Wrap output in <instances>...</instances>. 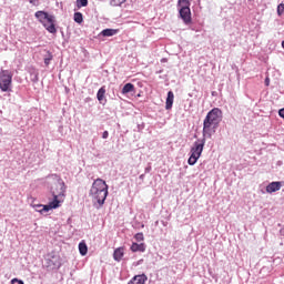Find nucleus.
<instances>
[{"label": "nucleus", "instance_id": "obj_25", "mask_svg": "<svg viewBox=\"0 0 284 284\" xmlns=\"http://www.w3.org/2000/svg\"><path fill=\"white\" fill-rule=\"evenodd\" d=\"M108 136H110V133L108 131H104L102 133V139H108Z\"/></svg>", "mask_w": 284, "mask_h": 284}, {"label": "nucleus", "instance_id": "obj_18", "mask_svg": "<svg viewBox=\"0 0 284 284\" xmlns=\"http://www.w3.org/2000/svg\"><path fill=\"white\" fill-rule=\"evenodd\" d=\"M178 6L180 8H190V6H192V0H179Z\"/></svg>", "mask_w": 284, "mask_h": 284}, {"label": "nucleus", "instance_id": "obj_7", "mask_svg": "<svg viewBox=\"0 0 284 284\" xmlns=\"http://www.w3.org/2000/svg\"><path fill=\"white\" fill-rule=\"evenodd\" d=\"M223 112L219 108H214L211 110L207 114L206 118L210 119L211 121H214L215 123H221V116Z\"/></svg>", "mask_w": 284, "mask_h": 284}, {"label": "nucleus", "instance_id": "obj_5", "mask_svg": "<svg viewBox=\"0 0 284 284\" xmlns=\"http://www.w3.org/2000/svg\"><path fill=\"white\" fill-rule=\"evenodd\" d=\"M219 123L205 118L203 122V136L211 138L216 132Z\"/></svg>", "mask_w": 284, "mask_h": 284}, {"label": "nucleus", "instance_id": "obj_26", "mask_svg": "<svg viewBox=\"0 0 284 284\" xmlns=\"http://www.w3.org/2000/svg\"><path fill=\"white\" fill-rule=\"evenodd\" d=\"M278 115L284 119V108L278 111Z\"/></svg>", "mask_w": 284, "mask_h": 284}, {"label": "nucleus", "instance_id": "obj_9", "mask_svg": "<svg viewBox=\"0 0 284 284\" xmlns=\"http://www.w3.org/2000/svg\"><path fill=\"white\" fill-rule=\"evenodd\" d=\"M281 187H283V184L281 182H271L266 186V192H267V194H274V192H278V190H281Z\"/></svg>", "mask_w": 284, "mask_h": 284}, {"label": "nucleus", "instance_id": "obj_22", "mask_svg": "<svg viewBox=\"0 0 284 284\" xmlns=\"http://www.w3.org/2000/svg\"><path fill=\"white\" fill-rule=\"evenodd\" d=\"M134 239L138 243H142V241H145V236L143 235V233H136L134 235Z\"/></svg>", "mask_w": 284, "mask_h": 284}, {"label": "nucleus", "instance_id": "obj_16", "mask_svg": "<svg viewBox=\"0 0 284 284\" xmlns=\"http://www.w3.org/2000/svg\"><path fill=\"white\" fill-rule=\"evenodd\" d=\"M97 99L100 103L103 102V99H105V87H101L97 93Z\"/></svg>", "mask_w": 284, "mask_h": 284}, {"label": "nucleus", "instance_id": "obj_6", "mask_svg": "<svg viewBox=\"0 0 284 284\" xmlns=\"http://www.w3.org/2000/svg\"><path fill=\"white\" fill-rule=\"evenodd\" d=\"M203 148H205V139L197 140L196 142H194L191 149V154L201 159V154H203Z\"/></svg>", "mask_w": 284, "mask_h": 284}, {"label": "nucleus", "instance_id": "obj_13", "mask_svg": "<svg viewBox=\"0 0 284 284\" xmlns=\"http://www.w3.org/2000/svg\"><path fill=\"white\" fill-rule=\"evenodd\" d=\"M131 252H145V243L133 242L131 245Z\"/></svg>", "mask_w": 284, "mask_h": 284}, {"label": "nucleus", "instance_id": "obj_33", "mask_svg": "<svg viewBox=\"0 0 284 284\" xmlns=\"http://www.w3.org/2000/svg\"><path fill=\"white\" fill-rule=\"evenodd\" d=\"M55 267H61V264H57Z\"/></svg>", "mask_w": 284, "mask_h": 284}, {"label": "nucleus", "instance_id": "obj_14", "mask_svg": "<svg viewBox=\"0 0 284 284\" xmlns=\"http://www.w3.org/2000/svg\"><path fill=\"white\" fill-rule=\"evenodd\" d=\"M101 34L102 37H114V34H119V29H104Z\"/></svg>", "mask_w": 284, "mask_h": 284}, {"label": "nucleus", "instance_id": "obj_11", "mask_svg": "<svg viewBox=\"0 0 284 284\" xmlns=\"http://www.w3.org/2000/svg\"><path fill=\"white\" fill-rule=\"evenodd\" d=\"M172 105H174V92L169 91L166 102H165V109L172 110Z\"/></svg>", "mask_w": 284, "mask_h": 284}, {"label": "nucleus", "instance_id": "obj_29", "mask_svg": "<svg viewBox=\"0 0 284 284\" xmlns=\"http://www.w3.org/2000/svg\"><path fill=\"white\" fill-rule=\"evenodd\" d=\"M265 85H270V78L265 79Z\"/></svg>", "mask_w": 284, "mask_h": 284}, {"label": "nucleus", "instance_id": "obj_28", "mask_svg": "<svg viewBox=\"0 0 284 284\" xmlns=\"http://www.w3.org/2000/svg\"><path fill=\"white\" fill-rule=\"evenodd\" d=\"M19 281H21V280H19V278H13V280H11V283H12V284H16V283H19Z\"/></svg>", "mask_w": 284, "mask_h": 284}, {"label": "nucleus", "instance_id": "obj_23", "mask_svg": "<svg viewBox=\"0 0 284 284\" xmlns=\"http://www.w3.org/2000/svg\"><path fill=\"white\" fill-rule=\"evenodd\" d=\"M88 6V0H77V8H85Z\"/></svg>", "mask_w": 284, "mask_h": 284}, {"label": "nucleus", "instance_id": "obj_32", "mask_svg": "<svg viewBox=\"0 0 284 284\" xmlns=\"http://www.w3.org/2000/svg\"><path fill=\"white\" fill-rule=\"evenodd\" d=\"M282 48L284 49V40L282 41Z\"/></svg>", "mask_w": 284, "mask_h": 284}, {"label": "nucleus", "instance_id": "obj_27", "mask_svg": "<svg viewBox=\"0 0 284 284\" xmlns=\"http://www.w3.org/2000/svg\"><path fill=\"white\" fill-rule=\"evenodd\" d=\"M30 3H32V6H39V0H30Z\"/></svg>", "mask_w": 284, "mask_h": 284}, {"label": "nucleus", "instance_id": "obj_4", "mask_svg": "<svg viewBox=\"0 0 284 284\" xmlns=\"http://www.w3.org/2000/svg\"><path fill=\"white\" fill-rule=\"evenodd\" d=\"M0 90L2 92H12V72L9 70L0 71Z\"/></svg>", "mask_w": 284, "mask_h": 284}, {"label": "nucleus", "instance_id": "obj_21", "mask_svg": "<svg viewBox=\"0 0 284 284\" xmlns=\"http://www.w3.org/2000/svg\"><path fill=\"white\" fill-rule=\"evenodd\" d=\"M196 161H199V156L193 155V154L191 153V155H190V158H189V160H187L189 165H196Z\"/></svg>", "mask_w": 284, "mask_h": 284}, {"label": "nucleus", "instance_id": "obj_20", "mask_svg": "<svg viewBox=\"0 0 284 284\" xmlns=\"http://www.w3.org/2000/svg\"><path fill=\"white\" fill-rule=\"evenodd\" d=\"M52 59H54V55H52V52L47 51V55L44 58V64L50 65V61H52Z\"/></svg>", "mask_w": 284, "mask_h": 284}, {"label": "nucleus", "instance_id": "obj_24", "mask_svg": "<svg viewBox=\"0 0 284 284\" xmlns=\"http://www.w3.org/2000/svg\"><path fill=\"white\" fill-rule=\"evenodd\" d=\"M277 14H278V17H283V14H284V3H280L277 6Z\"/></svg>", "mask_w": 284, "mask_h": 284}, {"label": "nucleus", "instance_id": "obj_1", "mask_svg": "<svg viewBox=\"0 0 284 284\" xmlns=\"http://www.w3.org/2000/svg\"><path fill=\"white\" fill-rule=\"evenodd\" d=\"M90 196L93 203H98L101 207L105 203V199H108V184L105 181L97 179L91 186Z\"/></svg>", "mask_w": 284, "mask_h": 284}, {"label": "nucleus", "instance_id": "obj_19", "mask_svg": "<svg viewBox=\"0 0 284 284\" xmlns=\"http://www.w3.org/2000/svg\"><path fill=\"white\" fill-rule=\"evenodd\" d=\"M73 19H74L75 23H83V13L75 12L73 16Z\"/></svg>", "mask_w": 284, "mask_h": 284}, {"label": "nucleus", "instance_id": "obj_17", "mask_svg": "<svg viewBox=\"0 0 284 284\" xmlns=\"http://www.w3.org/2000/svg\"><path fill=\"white\" fill-rule=\"evenodd\" d=\"M130 92H134V84H132V83H126V84L122 88V94H130Z\"/></svg>", "mask_w": 284, "mask_h": 284}, {"label": "nucleus", "instance_id": "obj_3", "mask_svg": "<svg viewBox=\"0 0 284 284\" xmlns=\"http://www.w3.org/2000/svg\"><path fill=\"white\" fill-rule=\"evenodd\" d=\"M36 19H38V21L42 23L43 28H45V30L49 31L50 34H57L54 16L49 14L45 11H37Z\"/></svg>", "mask_w": 284, "mask_h": 284}, {"label": "nucleus", "instance_id": "obj_15", "mask_svg": "<svg viewBox=\"0 0 284 284\" xmlns=\"http://www.w3.org/2000/svg\"><path fill=\"white\" fill-rule=\"evenodd\" d=\"M79 252L81 256H85V254H88V244H85V241L79 243Z\"/></svg>", "mask_w": 284, "mask_h": 284}, {"label": "nucleus", "instance_id": "obj_30", "mask_svg": "<svg viewBox=\"0 0 284 284\" xmlns=\"http://www.w3.org/2000/svg\"><path fill=\"white\" fill-rule=\"evenodd\" d=\"M126 0H119V3H125Z\"/></svg>", "mask_w": 284, "mask_h": 284}, {"label": "nucleus", "instance_id": "obj_12", "mask_svg": "<svg viewBox=\"0 0 284 284\" xmlns=\"http://www.w3.org/2000/svg\"><path fill=\"white\" fill-rule=\"evenodd\" d=\"M124 254H125V248H123V247L115 248L114 253H113L114 261H118V262L121 261L123 258Z\"/></svg>", "mask_w": 284, "mask_h": 284}, {"label": "nucleus", "instance_id": "obj_8", "mask_svg": "<svg viewBox=\"0 0 284 284\" xmlns=\"http://www.w3.org/2000/svg\"><path fill=\"white\" fill-rule=\"evenodd\" d=\"M180 17L186 26L192 23V11L190 8H180Z\"/></svg>", "mask_w": 284, "mask_h": 284}, {"label": "nucleus", "instance_id": "obj_10", "mask_svg": "<svg viewBox=\"0 0 284 284\" xmlns=\"http://www.w3.org/2000/svg\"><path fill=\"white\" fill-rule=\"evenodd\" d=\"M145 281H148L145 274L135 275L128 284H145Z\"/></svg>", "mask_w": 284, "mask_h": 284}, {"label": "nucleus", "instance_id": "obj_2", "mask_svg": "<svg viewBox=\"0 0 284 284\" xmlns=\"http://www.w3.org/2000/svg\"><path fill=\"white\" fill-rule=\"evenodd\" d=\"M55 187L59 189L60 192L52 191L53 201H51L48 205H33L37 212L43 214V212H50V210H57V207H60L63 199L65 197V189L63 187V184H57Z\"/></svg>", "mask_w": 284, "mask_h": 284}, {"label": "nucleus", "instance_id": "obj_31", "mask_svg": "<svg viewBox=\"0 0 284 284\" xmlns=\"http://www.w3.org/2000/svg\"><path fill=\"white\" fill-rule=\"evenodd\" d=\"M18 284H24V283H23V281L20 280V281H18Z\"/></svg>", "mask_w": 284, "mask_h": 284}]
</instances>
